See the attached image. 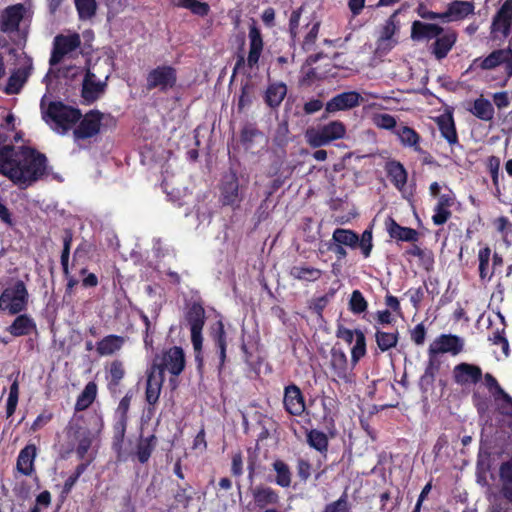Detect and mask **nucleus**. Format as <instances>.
Instances as JSON below:
<instances>
[{"label": "nucleus", "mask_w": 512, "mask_h": 512, "mask_svg": "<svg viewBox=\"0 0 512 512\" xmlns=\"http://www.w3.org/2000/svg\"><path fill=\"white\" fill-rule=\"evenodd\" d=\"M46 170V157L27 147L0 146V173L22 188L40 179Z\"/></svg>", "instance_id": "1"}, {"label": "nucleus", "mask_w": 512, "mask_h": 512, "mask_svg": "<svg viewBox=\"0 0 512 512\" xmlns=\"http://www.w3.org/2000/svg\"><path fill=\"white\" fill-rule=\"evenodd\" d=\"M44 118L57 133L65 134L81 118L78 109L66 106L61 102H51L44 112Z\"/></svg>", "instance_id": "2"}, {"label": "nucleus", "mask_w": 512, "mask_h": 512, "mask_svg": "<svg viewBox=\"0 0 512 512\" xmlns=\"http://www.w3.org/2000/svg\"><path fill=\"white\" fill-rule=\"evenodd\" d=\"M81 44V37L76 32L56 35L53 39L50 65L55 66L66 59H74L82 54Z\"/></svg>", "instance_id": "3"}, {"label": "nucleus", "mask_w": 512, "mask_h": 512, "mask_svg": "<svg viewBox=\"0 0 512 512\" xmlns=\"http://www.w3.org/2000/svg\"><path fill=\"white\" fill-rule=\"evenodd\" d=\"M345 134V125L339 120H334L325 125L309 127L304 133V138L309 146L319 148L344 138Z\"/></svg>", "instance_id": "4"}, {"label": "nucleus", "mask_w": 512, "mask_h": 512, "mask_svg": "<svg viewBox=\"0 0 512 512\" xmlns=\"http://www.w3.org/2000/svg\"><path fill=\"white\" fill-rule=\"evenodd\" d=\"M29 293L23 281L17 280L6 287L0 295V310L15 315L27 307Z\"/></svg>", "instance_id": "5"}, {"label": "nucleus", "mask_w": 512, "mask_h": 512, "mask_svg": "<svg viewBox=\"0 0 512 512\" xmlns=\"http://www.w3.org/2000/svg\"><path fill=\"white\" fill-rule=\"evenodd\" d=\"M249 52L247 59L243 54H238L233 73H247L248 69L252 70L258 67V62L263 51V39L260 30L255 24L250 25L249 28Z\"/></svg>", "instance_id": "6"}, {"label": "nucleus", "mask_w": 512, "mask_h": 512, "mask_svg": "<svg viewBox=\"0 0 512 512\" xmlns=\"http://www.w3.org/2000/svg\"><path fill=\"white\" fill-rule=\"evenodd\" d=\"M102 64H94L88 68L82 83V97L88 102H94L105 91L109 75L102 72Z\"/></svg>", "instance_id": "7"}, {"label": "nucleus", "mask_w": 512, "mask_h": 512, "mask_svg": "<svg viewBox=\"0 0 512 512\" xmlns=\"http://www.w3.org/2000/svg\"><path fill=\"white\" fill-rule=\"evenodd\" d=\"M185 367V355L180 347H172L167 351L163 352L162 355L157 356L152 364L151 369H155L156 372H161L164 375V371L167 370L174 376H178L184 370Z\"/></svg>", "instance_id": "8"}, {"label": "nucleus", "mask_w": 512, "mask_h": 512, "mask_svg": "<svg viewBox=\"0 0 512 512\" xmlns=\"http://www.w3.org/2000/svg\"><path fill=\"white\" fill-rule=\"evenodd\" d=\"M398 13L399 10H396L379 29L375 48L377 55H386L398 44L395 37L399 31V22L396 20Z\"/></svg>", "instance_id": "9"}, {"label": "nucleus", "mask_w": 512, "mask_h": 512, "mask_svg": "<svg viewBox=\"0 0 512 512\" xmlns=\"http://www.w3.org/2000/svg\"><path fill=\"white\" fill-rule=\"evenodd\" d=\"M81 422V418L72 419L66 428V433L72 446L76 445V452L82 459L92 444L93 434L87 427L82 426Z\"/></svg>", "instance_id": "10"}, {"label": "nucleus", "mask_w": 512, "mask_h": 512, "mask_svg": "<svg viewBox=\"0 0 512 512\" xmlns=\"http://www.w3.org/2000/svg\"><path fill=\"white\" fill-rule=\"evenodd\" d=\"M186 319L190 325L191 341L196 352V359L200 360L203 342L202 329L205 324L204 308L198 303H193L187 311Z\"/></svg>", "instance_id": "11"}, {"label": "nucleus", "mask_w": 512, "mask_h": 512, "mask_svg": "<svg viewBox=\"0 0 512 512\" xmlns=\"http://www.w3.org/2000/svg\"><path fill=\"white\" fill-rule=\"evenodd\" d=\"M512 25V0H505L498 12L493 17L491 35L494 39L506 38Z\"/></svg>", "instance_id": "12"}, {"label": "nucleus", "mask_w": 512, "mask_h": 512, "mask_svg": "<svg viewBox=\"0 0 512 512\" xmlns=\"http://www.w3.org/2000/svg\"><path fill=\"white\" fill-rule=\"evenodd\" d=\"M330 367L333 380L345 384H352L355 381L353 368L348 365L347 356L344 351L333 348L331 350Z\"/></svg>", "instance_id": "13"}, {"label": "nucleus", "mask_w": 512, "mask_h": 512, "mask_svg": "<svg viewBox=\"0 0 512 512\" xmlns=\"http://www.w3.org/2000/svg\"><path fill=\"white\" fill-rule=\"evenodd\" d=\"M464 341L462 338L451 334H442L437 337L429 346V355L451 353L457 355L463 350Z\"/></svg>", "instance_id": "14"}, {"label": "nucleus", "mask_w": 512, "mask_h": 512, "mask_svg": "<svg viewBox=\"0 0 512 512\" xmlns=\"http://www.w3.org/2000/svg\"><path fill=\"white\" fill-rule=\"evenodd\" d=\"M176 82L175 70L169 66H160L153 69L147 76V88L149 90L159 88L166 90L173 87Z\"/></svg>", "instance_id": "15"}, {"label": "nucleus", "mask_w": 512, "mask_h": 512, "mask_svg": "<svg viewBox=\"0 0 512 512\" xmlns=\"http://www.w3.org/2000/svg\"><path fill=\"white\" fill-rule=\"evenodd\" d=\"M363 101L362 96L356 91H348L332 97L325 105L327 113H335L353 109Z\"/></svg>", "instance_id": "16"}, {"label": "nucleus", "mask_w": 512, "mask_h": 512, "mask_svg": "<svg viewBox=\"0 0 512 512\" xmlns=\"http://www.w3.org/2000/svg\"><path fill=\"white\" fill-rule=\"evenodd\" d=\"M102 114L98 111L87 113L74 129L75 140H83L95 136L100 131Z\"/></svg>", "instance_id": "17"}, {"label": "nucleus", "mask_w": 512, "mask_h": 512, "mask_svg": "<svg viewBox=\"0 0 512 512\" xmlns=\"http://www.w3.org/2000/svg\"><path fill=\"white\" fill-rule=\"evenodd\" d=\"M25 11L23 4L12 5L4 9L0 15V31L4 33L17 31Z\"/></svg>", "instance_id": "18"}, {"label": "nucleus", "mask_w": 512, "mask_h": 512, "mask_svg": "<svg viewBox=\"0 0 512 512\" xmlns=\"http://www.w3.org/2000/svg\"><path fill=\"white\" fill-rule=\"evenodd\" d=\"M32 70V63L28 60L20 67L14 69L4 87L8 95L18 94L27 82Z\"/></svg>", "instance_id": "19"}, {"label": "nucleus", "mask_w": 512, "mask_h": 512, "mask_svg": "<svg viewBox=\"0 0 512 512\" xmlns=\"http://www.w3.org/2000/svg\"><path fill=\"white\" fill-rule=\"evenodd\" d=\"M283 403L286 411L291 415L299 416L305 410L304 397L300 388L295 384L285 387Z\"/></svg>", "instance_id": "20"}, {"label": "nucleus", "mask_w": 512, "mask_h": 512, "mask_svg": "<svg viewBox=\"0 0 512 512\" xmlns=\"http://www.w3.org/2000/svg\"><path fill=\"white\" fill-rule=\"evenodd\" d=\"M453 377L457 384L461 386L477 383L482 377V370L479 366L460 363L453 369Z\"/></svg>", "instance_id": "21"}, {"label": "nucleus", "mask_w": 512, "mask_h": 512, "mask_svg": "<svg viewBox=\"0 0 512 512\" xmlns=\"http://www.w3.org/2000/svg\"><path fill=\"white\" fill-rule=\"evenodd\" d=\"M475 11L474 3L471 1L455 0L448 4L447 10L443 12L445 22L460 21L473 15Z\"/></svg>", "instance_id": "22"}, {"label": "nucleus", "mask_w": 512, "mask_h": 512, "mask_svg": "<svg viewBox=\"0 0 512 512\" xmlns=\"http://www.w3.org/2000/svg\"><path fill=\"white\" fill-rule=\"evenodd\" d=\"M443 33V28L437 24L414 21L411 27V39L414 41H429Z\"/></svg>", "instance_id": "23"}, {"label": "nucleus", "mask_w": 512, "mask_h": 512, "mask_svg": "<svg viewBox=\"0 0 512 512\" xmlns=\"http://www.w3.org/2000/svg\"><path fill=\"white\" fill-rule=\"evenodd\" d=\"M256 507L265 509L268 506H276L280 502L277 491L269 486L258 485L251 491Z\"/></svg>", "instance_id": "24"}, {"label": "nucleus", "mask_w": 512, "mask_h": 512, "mask_svg": "<svg viewBox=\"0 0 512 512\" xmlns=\"http://www.w3.org/2000/svg\"><path fill=\"white\" fill-rule=\"evenodd\" d=\"M457 40V33L451 29L444 30L443 33L436 37L435 42L432 44L431 49L434 56L441 60L447 56Z\"/></svg>", "instance_id": "25"}, {"label": "nucleus", "mask_w": 512, "mask_h": 512, "mask_svg": "<svg viewBox=\"0 0 512 512\" xmlns=\"http://www.w3.org/2000/svg\"><path fill=\"white\" fill-rule=\"evenodd\" d=\"M163 382L164 375L161 372H156L155 369L149 370L145 391V398L149 405H155L158 402Z\"/></svg>", "instance_id": "26"}, {"label": "nucleus", "mask_w": 512, "mask_h": 512, "mask_svg": "<svg viewBox=\"0 0 512 512\" xmlns=\"http://www.w3.org/2000/svg\"><path fill=\"white\" fill-rule=\"evenodd\" d=\"M37 456V448L34 444L26 445L19 453L16 463L17 470L25 475L30 476L34 472V461Z\"/></svg>", "instance_id": "27"}, {"label": "nucleus", "mask_w": 512, "mask_h": 512, "mask_svg": "<svg viewBox=\"0 0 512 512\" xmlns=\"http://www.w3.org/2000/svg\"><path fill=\"white\" fill-rule=\"evenodd\" d=\"M125 342V337L111 334L96 343V351L100 356H111L119 352Z\"/></svg>", "instance_id": "28"}, {"label": "nucleus", "mask_w": 512, "mask_h": 512, "mask_svg": "<svg viewBox=\"0 0 512 512\" xmlns=\"http://www.w3.org/2000/svg\"><path fill=\"white\" fill-rule=\"evenodd\" d=\"M395 134L403 146L412 148L417 153L425 154V151L420 147L421 138L414 129L400 125L396 128Z\"/></svg>", "instance_id": "29"}, {"label": "nucleus", "mask_w": 512, "mask_h": 512, "mask_svg": "<svg viewBox=\"0 0 512 512\" xmlns=\"http://www.w3.org/2000/svg\"><path fill=\"white\" fill-rule=\"evenodd\" d=\"M453 202L454 197L452 194H442L438 197V202L434 208L435 213L432 216L435 225H442L447 222L451 216L449 208L452 206Z\"/></svg>", "instance_id": "30"}, {"label": "nucleus", "mask_w": 512, "mask_h": 512, "mask_svg": "<svg viewBox=\"0 0 512 512\" xmlns=\"http://www.w3.org/2000/svg\"><path fill=\"white\" fill-rule=\"evenodd\" d=\"M437 125L440 130L441 136L453 146L458 143V136L451 115H441L437 118Z\"/></svg>", "instance_id": "31"}, {"label": "nucleus", "mask_w": 512, "mask_h": 512, "mask_svg": "<svg viewBox=\"0 0 512 512\" xmlns=\"http://www.w3.org/2000/svg\"><path fill=\"white\" fill-rule=\"evenodd\" d=\"M386 227L389 235L392 238L402 241H416L418 238V232L415 229L402 227L398 225L392 218H389L386 221Z\"/></svg>", "instance_id": "32"}, {"label": "nucleus", "mask_w": 512, "mask_h": 512, "mask_svg": "<svg viewBox=\"0 0 512 512\" xmlns=\"http://www.w3.org/2000/svg\"><path fill=\"white\" fill-rule=\"evenodd\" d=\"M287 94V86L283 82L271 83L265 92V102L271 108L278 107Z\"/></svg>", "instance_id": "33"}, {"label": "nucleus", "mask_w": 512, "mask_h": 512, "mask_svg": "<svg viewBox=\"0 0 512 512\" xmlns=\"http://www.w3.org/2000/svg\"><path fill=\"white\" fill-rule=\"evenodd\" d=\"M36 325L31 317L26 314L19 315L13 321V323L8 327V331L13 336H23L30 334Z\"/></svg>", "instance_id": "34"}, {"label": "nucleus", "mask_w": 512, "mask_h": 512, "mask_svg": "<svg viewBox=\"0 0 512 512\" xmlns=\"http://www.w3.org/2000/svg\"><path fill=\"white\" fill-rule=\"evenodd\" d=\"M470 112L482 121H491L494 117V107L492 103L482 96L474 101Z\"/></svg>", "instance_id": "35"}, {"label": "nucleus", "mask_w": 512, "mask_h": 512, "mask_svg": "<svg viewBox=\"0 0 512 512\" xmlns=\"http://www.w3.org/2000/svg\"><path fill=\"white\" fill-rule=\"evenodd\" d=\"M223 202L228 205L235 204L240 200L239 184L234 175L227 177L222 185Z\"/></svg>", "instance_id": "36"}, {"label": "nucleus", "mask_w": 512, "mask_h": 512, "mask_svg": "<svg viewBox=\"0 0 512 512\" xmlns=\"http://www.w3.org/2000/svg\"><path fill=\"white\" fill-rule=\"evenodd\" d=\"M387 172L391 182L399 190H402L407 181V172L403 165L393 161L387 164Z\"/></svg>", "instance_id": "37"}, {"label": "nucleus", "mask_w": 512, "mask_h": 512, "mask_svg": "<svg viewBox=\"0 0 512 512\" xmlns=\"http://www.w3.org/2000/svg\"><path fill=\"white\" fill-rule=\"evenodd\" d=\"M332 242L350 248H356L359 242L358 235L349 229L337 228L332 234Z\"/></svg>", "instance_id": "38"}, {"label": "nucleus", "mask_w": 512, "mask_h": 512, "mask_svg": "<svg viewBox=\"0 0 512 512\" xmlns=\"http://www.w3.org/2000/svg\"><path fill=\"white\" fill-rule=\"evenodd\" d=\"M500 478L502 481V494L512 503V458L501 465Z\"/></svg>", "instance_id": "39"}, {"label": "nucleus", "mask_w": 512, "mask_h": 512, "mask_svg": "<svg viewBox=\"0 0 512 512\" xmlns=\"http://www.w3.org/2000/svg\"><path fill=\"white\" fill-rule=\"evenodd\" d=\"M273 470L276 472L275 483L283 488L291 485L292 473L289 466L282 460H275L272 464Z\"/></svg>", "instance_id": "40"}, {"label": "nucleus", "mask_w": 512, "mask_h": 512, "mask_svg": "<svg viewBox=\"0 0 512 512\" xmlns=\"http://www.w3.org/2000/svg\"><path fill=\"white\" fill-rule=\"evenodd\" d=\"M321 275L320 269L309 266H294L290 269V276L301 281H316Z\"/></svg>", "instance_id": "41"}, {"label": "nucleus", "mask_w": 512, "mask_h": 512, "mask_svg": "<svg viewBox=\"0 0 512 512\" xmlns=\"http://www.w3.org/2000/svg\"><path fill=\"white\" fill-rule=\"evenodd\" d=\"M212 337L216 347L219 349L220 366H223L226 359V335L222 321L216 323L213 328Z\"/></svg>", "instance_id": "42"}, {"label": "nucleus", "mask_w": 512, "mask_h": 512, "mask_svg": "<svg viewBox=\"0 0 512 512\" xmlns=\"http://www.w3.org/2000/svg\"><path fill=\"white\" fill-rule=\"evenodd\" d=\"M491 258V249L489 247H484L478 252V261H479V277L481 281H490L493 277V272L489 271V262Z\"/></svg>", "instance_id": "43"}, {"label": "nucleus", "mask_w": 512, "mask_h": 512, "mask_svg": "<svg viewBox=\"0 0 512 512\" xmlns=\"http://www.w3.org/2000/svg\"><path fill=\"white\" fill-rule=\"evenodd\" d=\"M507 55L508 48L495 50L481 61L480 67L486 70L494 69L499 65H503Z\"/></svg>", "instance_id": "44"}, {"label": "nucleus", "mask_w": 512, "mask_h": 512, "mask_svg": "<svg viewBox=\"0 0 512 512\" xmlns=\"http://www.w3.org/2000/svg\"><path fill=\"white\" fill-rule=\"evenodd\" d=\"M375 339L378 348L382 351H388L389 349L395 347L398 342V333H388L377 330L375 333Z\"/></svg>", "instance_id": "45"}, {"label": "nucleus", "mask_w": 512, "mask_h": 512, "mask_svg": "<svg viewBox=\"0 0 512 512\" xmlns=\"http://www.w3.org/2000/svg\"><path fill=\"white\" fill-rule=\"evenodd\" d=\"M155 446V436L147 438H141L137 445V457L141 463H145L149 460L151 453Z\"/></svg>", "instance_id": "46"}, {"label": "nucleus", "mask_w": 512, "mask_h": 512, "mask_svg": "<svg viewBox=\"0 0 512 512\" xmlns=\"http://www.w3.org/2000/svg\"><path fill=\"white\" fill-rule=\"evenodd\" d=\"M309 445L319 452H326L328 448V438L325 433L318 430H311L307 435Z\"/></svg>", "instance_id": "47"}, {"label": "nucleus", "mask_w": 512, "mask_h": 512, "mask_svg": "<svg viewBox=\"0 0 512 512\" xmlns=\"http://www.w3.org/2000/svg\"><path fill=\"white\" fill-rule=\"evenodd\" d=\"M80 19L92 18L97 9L96 0H74Z\"/></svg>", "instance_id": "48"}, {"label": "nucleus", "mask_w": 512, "mask_h": 512, "mask_svg": "<svg viewBox=\"0 0 512 512\" xmlns=\"http://www.w3.org/2000/svg\"><path fill=\"white\" fill-rule=\"evenodd\" d=\"M366 353V341L365 335L361 330H357V339L355 340V344L351 350V360L355 365L360 358H362Z\"/></svg>", "instance_id": "49"}, {"label": "nucleus", "mask_w": 512, "mask_h": 512, "mask_svg": "<svg viewBox=\"0 0 512 512\" xmlns=\"http://www.w3.org/2000/svg\"><path fill=\"white\" fill-rule=\"evenodd\" d=\"M368 304L359 290H354L349 300V308L354 314H360L367 310Z\"/></svg>", "instance_id": "50"}, {"label": "nucleus", "mask_w": 512, "mask_h": 512, "mask_svg": "<svg viewBox=\"0 0 512 512\" xmlns=\"http://www.w3.org/2000/svg\"><path fill=\"white\" fill-rule=\"evenodd\" d=\"M127 420L119 419L114 425L113 447L116 451H120L126 432Z\"/></svg>", "instance_id": "51"}, {"label": "nucleus", "mask_w": 512, "mask_h": 512, "mask_svg": "<svg viewBox=\"0 0 512 512\" xmlns=\"http://www.w3.org/2000/svg\"><path fill=\"white\" fill-rule=\"evenodd\" d=\"M373 123L381 129L392 130L396 128L397 121L390 114H374L373 115Z\"/></svg>", "instance_id": "52"}, {"label": "nucleus", "mask_w": 512, "mask_h": 512, "mask_svg": "<svg viewBox=\"0 0 512 512\" xmlns=\"http://www.w3.org/2000/svg\"><path fill=\"white\" fill-rule=\"evenodd\" d=\"M180 5L184 8L190 9L193 13L202 16L206 15L209 11L208 4L197 0H181Z\"/></svg>", "instance_id": "53"}, {"label": "nucleus", "mask_w": 512, "mask_h": 512, "mask_svg": "<svg viewBox=\"0 0 512 512\" xmlns=\"http://www.w3.org/2000/svg\"><path fill=\"white\" fill-rule=\"evenodd\" d=\"M109 374L111 378V382L114 385H118L119 382L123 379L125 375V370L122 362L115 360L110 364Z\"/></svg>", "instance_id": "54"}, {"label": "nucleus", "mask_w": 512, "mask_h": 512, "mask_svg": "<svg viewBox=\"0 0 512 512\" xmlns=\"http://www.w3.org/2000/svg\"><path fill=\"white\" fill-rule=\"evenodd\" d=\"M362 251V254L365 256V257H369L370 256V253H371V250L373 248V244H372V231L369 230V229H366L362 235H361V238H359V242H358V245Z\"/></svg>", "instance_id": "55"}, {"label": "nucleus", "mask_w": 512, "mask_h": 512, "mask_svg": "<svg viewBox=\"0 0 512 512\" xmlns=\"http://www.w3.org/2000/svg\"><path fill=\"white\" fill-rule=\"evenodd\" d=\"M488 168L491 173L493 184L496 187V191H499V168H500V159L496 156H491L488 159Z\"/></svg>", "instance_id": "56"}, {"label": "nucleus", "mask_w": 512, "mask_h": 512, "mask_svg": "<svg viewBox=\"0 0 512 512\" xmlns=\"http://www.w3.org/2000/svg\"><path fill=\"white\" fill-rule=\"evenodd\" d=\"M324 512H348L347 496L344 494L338 500L328 504Z\"/></svg>", "instance_id": "57"}, {"label": "nucleus", "mask_w": 512, "mask_h": 512, "mask_svg": "<svg viewBox=\"0 0 512 512\" xmlns=\"http://www.w3.org/2000/svg\"><path fill=\"white\" fill-rule=\"evenodd\" d=\"M297 474L302 481L308 480L311 475V465L307 460L303 458L298 459Z\"/></svg>", "instance_id": "58"}, {"label": "nucleus", "mask_w": 512, "mask_h": 512, "mask_svg": "<svg viewBox=\"0 0 512 512\" xmlns=\"http://www.w3.org/2000/svg\"><path fill=\"white\" fill-rule=\"evenodd\" d=\"M322 406L324 408V417L325 418H332L333 415L335 414L336 412V408H337V402L334 398H331V397H325L323 398L322 400Z\"/></svg>", "instance_id": "59"}, {"label": "nucleus", "mask_w": 512, "mask_h": 512, "mask_svg": "<svg viewBox=\"0 0 512 512\" xmlns=\"http://www.w3.org/2000/svg\"><path fill=\"white\" fill-rule=\"evenodd\" d=\"M337 337L351 344L357 339V330H351L345 327H339L337 330Z\"/></svg>", "instance_id": "60"}, {"label": "nucleus", "mask_w": 512, "mask_h": 512, "mask_svg": "<svg viewBox=\"0 0 512 512\" xmlns=\"http://www.w3.org/2000/svg\"><path fill=\"white\" fill-rule=\"evenodd\" d=\"M485 384L488 387L489 390L493 391V395L496 397V395H500L503 392H505L501 386L498 384L497 380L489 373L485 374L484 376Z\"/></svg>", "instance_id": "61"}, {"label": "nucleus", "mask_w": 512, "mask_h": 512, "mask_svg": "<svg viewBox=\"0 0 512 512\" xmlns=\"http://www.w3.org/2000/svg\"><path fill=\"white\" fill-rule=\"evenodd\" d=\"M319 27H320V24L318 22L315 23L312 26V28L310 29V31L308 32V34L306 35L304 42H303V46L305 49H309L310 46L314 44V42L318 36Z\"/></svg>", "instance_id": "62"}, {"label": "nucleus", "mask_w": 512, "mask_h": 512, "mask_svg": "<svg viewBox=\"0 0 512 512\" xmlns=\"http://www.w3.org/2000/svg\"><path fill=\"white\" fill-rule=\"evenodd\" d=\"M493 101L498 109L506 108L510 103L509 96L506 91L494 93Z\"/></svg>", "instance_id": "63"}, {"label": "nucleus", "mask_w": 512, "mask_h": 512, "mask_svg": "<svg viewBox=\"0 0 512 512\" xmlns=\"http://www.w3.org/2000/svg\"><path fill=\"white\" fill-rule=\"evenodd\" d=\"M499 396L503 400V404L501 405V408H500L502 414H505V415H508L511 417L512 416V398L506 392H503Z\"/></svg>", "instance_id": "64"}]
</instances>
